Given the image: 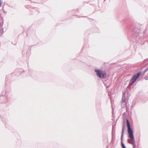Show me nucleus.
<instances>
[{"mask_svg":"<svg viewBox=\"0 0 148 148\" xmlns=\"http://www.w3.org/2000/svg\"><path fill=\"white\" fill-rule=\"evenodd\" d=\"M137 74H140V73H137Z\"/></svg>","mask_w":148,"mask_h":148,"instance_id":"9","label":"nucleus"},{"mask_svg":"<svg viewBox=\"0 0 148 148\" xmlns=\"http://www.w3.org/2000/svg\"><path fill=\"white\" fill-rule=\"evenodd\" d=\"M122 101L124 103L125 101V96L124 95H123V96L122 98Z\"/></svg>","mask_w":148,"mask_h":148,"instance_id":"5","label":"nucleus"},{"mask_svg":"<svg viewBox=\"0 0 148 148\" xmlns=\"http://www.w3.org/2000/svg\"><path fill=\"white\" fill-rule=\"evenodd\" d=\"M97 76L101 78H104L106 77V75H97Z\"/></svg>","mask_w":148,"mask_h":148,"instance_id":"4","label":"nucleus"},{"mask_svg":"<svg viewBox=\"0 0 148 148\" xmlns=\"http://www.w3.org/2000/svg\"><path fill=\"white\" fill-rule=\"evenodd\" d=\"M145 79H146V80H148V77H146V78H145Z\"/></svg>","mask_w":148,"mask_h":148,"instance_id":"8","label":"nucleus"},{"mask_svg":"<svg viewBox=\"0 0 148 148\" xmlns=\"http://www.w3.org/2000/svg\"><path fill=\"white\" fill-rule=\"evenodd\" d=\"M140 75H134L133 78L132 79L130 84V85H132L134 82H135L136 79L139 77Z\"/></svg>","mask_w":148,"mask_h":148,"instance_id":"2","label":"nucleus"},{"mask_svg":"<svg viewBox=\"0 0 148 148\" xmlns=\"http://www.w3.org/2000/svg\"><path fill=\"white\" fill-rule=\"evenodd\" d=\"M121 146L122 148H126L123 144H121Z\"/></svg>","mask_w":148,"mask_h":148,"instance_id":"6","label":"nucleus"},{"mask_svg":"<svg viewBox=\"0 0 148 148\" xmlns=\"http://www.w3.org/2000/svg\"><path fill=\"white\" fill-rule=\"evenodd\" d=\"M95 71L96 72L97 74H103V71L101 70L96 69L95 70Z\"/></svg>","mask_w":148,"mask_h":148,"instance_id":"3","label":"nucleus"},{"mask_svg":"<svg viewBox=\"0 0 148 148\" xmlns=\"http://www.w3.org/2000/svg\"><path fill=\"white\" fill-rule=\"evenodd\" d=\"M127 127L128 132L130 140H129V143L132 144L134 143V138L132 130L131 129L130 124L128 120H127Z\"/></svg>","mask_w":148,"mask_h":148,"instance_id":"1","label":"nucleus"},{"mask_svg":"<svg viewBox=\"0 0 148 148\" xmlns=\"http://www.w3.org/2000/svg\"><path fill=\"white\" fill-rule=\"evenodd\" d=\"M123 130H122V136H121V139H122L123 136Z\"/></svg>","mask_w":148,"mask_h":148,"instance_id":"7","label":"nucleus"}]
</instances>
